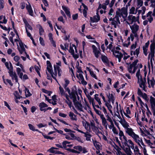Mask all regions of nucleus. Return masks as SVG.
Instances as JSON below:
<instances>
[{"instance_id": "b1692460", "label": "nucleus", "mask_w": 155, "mask_h": 155, "mask_svg": "<svg viewBox=\"0 0 155 155\" xmlns=\"http://www.w3.org/2000/svg\"><path fill=\"white\" fill-rule=\"evenodd\" d=\"M10 76L12 77V80L14 79L15 81V82L17 83L18 82V79L16 74L13 72V71H12L10 72H8Z\"/></svg>"}, {"instance_id": "2eb2a0df", "label": "nucleus", "mask_w": 155, "mask_h": 155, "mask_svg": "<svg viewBox=\"0 0 155 155\" xmlns=\"http://www.w3.org/2000/svg\"><path fill=\"white\" fill-rule=\"evenodd\" d=\"M150 52L148 56V58L149 59H150L151 62H152V59L154 54V49H155V43L153 42L151 43L150 46Z\"/></svg>"}, {"instance_id": "473e14b6", "label": "nucleus", "mask_w": 155, "mask_h": 155, "mask_svg": "<svg viewBox=\"0 0 155 155\" xmlns=\"http://www.w3.org/2000/svg\"><path fill=\"white\" fill-rule=\"evenodd\" d=\"M5 64L7 68L9 70L8 72H10L12 71H13V66L11 62H9V63L7 62H6L5 63Z\"/></svg>"}, {"instance_id": "bf43d9fd", "label": "nucleus", "mask_w": 155, "mask_h": 155, "mask_svg": "<svg viewBox=\"0 0 155 155\" xmlns=\"http://www.w3.org/2000/svg\"><path fill=\"white\" fill-rule=\"evenodd\" d=\"M118 11H117L116 12V16H117L120 17L121 15H122V13H120V12L121 11V10L120 9V8H117Z\"/></svg>"}, {"instance_id": "603ef678", "label": "nucleus", "mask_w": 155, "mask_h": 155, "mask_svg": "<svg viewBox=\"0 0 155 155\" xmlns=\"http://www.w3.org/2000/svg\"><path fill=\"white\" fill-rule=\"evenodd\" d=\"M25 93L26 97H28L31 95V94L29 92V90L27 89L26 88H25Z\"/></svg>"}, {"instance_id": "6e6d98bb", "label": "nucleus", "mask_w": 155, "mask_h": 155, "mask_svg": "<svg viewBox=\"0 0 155 155\" xmlns=\"http://www.w3.org/2000/svg\"><path fill=\"white\" fill-rule=\"evenodd\" d=\"M141 97H142L147 102H148L149 99L147 95L146 94L144 93Z\"/></svg>"}, {"instance_id": "37998d69", "label": "nucleus", "mask_w": 155, "mask_h": 155, "mask_svg": "<svg viewBox=\"0 0 155 155\" xmlns=\"http://www.w3.org/2000/svg\"><path fill=\"white\" fill-rule=\"evenodd\" d=\"M22 71L21 69L19 68H16V71L17 74L19 76V78L21 79H22V77L23 75V74L22 72H21Z\"/></svg>"}, {"instance_id": "6ab92c4d", "label": "nucleus", "mask_w": 155, "mask_h": 155, "mask_svg": "<svg viewBox=\"0 0 155 155\" xmlns=\"http://www.w3.org/2000/svg\"><path fill=\"white\" fill-rule=\"evenodd\" d=\"M61 66V62L60 61H58V62H56L55 64L54 65V75L56 76V77L57 76V70H58L61 69L60 67Z\"/></svg>"}, {"instance_id": "338daca9", "label": "nucleus", "mask_w": 155, "mask_h": 155, "mask_svg": "<svg viewBox=\"0 0 155 155\" xmlns=\"http://www.w3.org/2000/svg\"><path fill=\"white\" fill-rule=\"evenodd\" d=\"M83 73H79V74H77V77L78 78L79 80H80L81 79H82L84 78V77L83 76V75H82V74Z\"/></svg>"}, {"instance_id": "6e6552de", "label": "nucleus", "mask_w": 155, "mask_h": 155, "mask_svg": "<svg viewBox=\"0 0 155 155\" xmlns=\"http://www.w3.org/2000/svg\"><path fill=\"white\" fill-rule=\"evenodd\" d=\"M137 45V41L134 44H133L130 47V54L131 55H134L136 58L137 57L140 53V47L137 48L135 51V49Z\"/></svg>"}, {"instance_id": "09e8293b", "label": "nucleus", "mask_w": 155, "mask_h": 155, "mask_svg": "<svg viewBox=\"0 0 155 155\" xmlns=\"http://www.w3.org/2000/svg\"><path fill=\"white\" fill-rule=\"evenodd\" d=\"M140 132L141 134V135L143 136H145L146 135V133L147 134L148 132H147L146 131L144 130L143 129H142L141 128H140Z\"/></svg>"}, {"instance_id": "4be33fe9", "label": "nucleus", "mask_w": 155, "mask_h": 155, "mask_svg": "<svg viewBox=\"0 0 155 155\" xmlns=\"http://www.w3.org/2000/svg\"><path fill=\"white\" fill-rule=\"evenodd\" d=\"M137 69L135 66H133L131 65L128 66L127 70L128 72L131 74L134 73L136 70Z\"/></svg>"}, {"instance_id": "ea45409f", "label": "nucleus", "mask_w": 155, "mask_h": 155, "mask_svg": "<svg viewBox=\"0 0 155 155\" xmlns=\"http://www.w3.org/2000/svg\"><path fill=\"white\" fill-rule=\"evenodd\" d=\"M107 96L108 98L109 101H111L112 103H114V98L112 94H107Z\"/></svg>"}, {"instance_id": "412c9836", "label": "nucleus", "mask_w": 155, "mask_h": 155, "mask_svg": "<svg viewBox=\"0 0 155 155\" xmlns=\"http://www.w3.org/2000/svg\"><path fill=\"white\" fill-rule=\"evenodd\" d=\"M82 124L84 128L87 130H91V124L86 120L82 121Z\"/></svg>"}, {"instance_id": "423d86ee", "label": "nucleus", "mask_w": 155, "mask_h": 155, "mask_svg": "<svg viewBox=\"0 0 155 155\" xmlns=\"http://www.w3.org/2000/svg\"><path fill=\"white\" fill-rule=\"evenodd\" d=\"M28 4L25 3L24 2H22L20 3V7L22 9H23L25 7V5H26V8L27 10L29 15L33 16L34 15L33 12L32 10L31 6L30 3L28 2Z\"/></svg>"}, {"instance_id": "f257e3e1", "label": "nucleus", "mask_w": 155, "mask_h": 155, "mask_svg": "<svg viewBox=\"0 0 155 155\" xmlns=\"http://www.w3.org/2000/svg\"><path fill=\"white\" fill-rule=\"evenodd\" d=\"M127 146L125 147L126 149H125L124 147H122V149L127 155H132L133 153L131 151L130 148L134 151V153L139 152V150L137 145L134 146V144L130 139H129L127 143Z\"/></svg>"}, {"instance_id": "680f3d73", "label": "nucleus", "mask_w": 155, "mask_h": 155, "mask_svg": "<svg viewBox=\"0 0 155 155\" xmlns=\"http://www.w3.org/2000/svg\"><path fill=\"white\" fill-rule=\"evenodd\" d=\"M104 121H103V120H102V124L106 128V129H107V121H106V118L104 120Z\"/></svg>"}, {"instance_id": "39448f33", "label": "nucleus", "mask_w": 155, "mask_h": 155, "mask_svg": "<svg viewBox=\"0 0 155 155\" xmlns=\"http://www.w3.org/2000/svg\"><path fill=\"white\" fill-rule=\"evenodd\" d=\"M120 50L119 47L117 46L111 50V51L113 52L115 57L118 59L119 62H121V59L123 56V53L122 54L121 52L120 51Z\"/></svg>"}, {"instance_id": "f03ea898", "label": "nucleus", "mask_w": 155, "mask_h": 155, "mask_svg": "<svg viewBox=\"0 0 155 155\" xmlns=\"http://www.w3.org/2000/svg\"><path fill=\"white\" fill-rule=\"evenodd\" d=\"M130 137H131L134 141L142 149L145 147H146L143 142L142 138L141 137L135 133L134 132L133 130L128 134Z\"/></svg>"}, {"instance_id": "c85d7f7f", "label": "nucleus", "mask_w": 155, "mask_h": 155, "mask_svg": "<svg viewBox=\"0 0 155 155\" xmlns=\"http://www.w3.org/2000/svg\"><path fill=\"white\" fill-rule=\"evenodd\" d=\"M62 7L67 16L69 18H71V15L69 9L68 7L64 6H62Z\"/></svg>"}, {"instance_id": "de8ad7c7", "label": "nucleus", "mask_w": 155, "mask_h": 155, "mask_svg": "<svg viewBox=\"0 0 155 155\" xmlns=\"http://www.w3.org/2000/svg\"><path fill=\"white\" fill-rule=\"evenodd\" d=\"M28 126L30 130L34 131H37L41 133V132L38 129H35V127L32 124H28Z\"/></svg>"}, {"instance_id": "9b49d317", "label": "nucleus", "mask_w": 155, "mask_h": 155, "mask_svg": "<svg viewBox=\"0 0 155 155\" xmlns=\"http://www.w3.org/2000/svg\"><path fill=\"white\" fill-rule=\"evenodd\" d=\"M123 52L124 57L121 62L123 63H125L127 64H130L131 62V61L133 60L134 57H132L129 58L130 56L124 51L123 50Z\"/></svg>"}, {"instance_id": "4468645a", "label": "nucleus", "mask_w": 155, "mask_h": 155, "mask_svg": "<svg viewBox=\"0 0 155 155\" xmlns=\"http://www.w3.org/2000/svg\"><path fill=\"white\" fill-rule=\"evenodd\" d=\"M47 69L49 73L51 75V77L57 82L56 78V76L54 75V72L53 70V68L51 64L49 61H47Z\"/></svg>"}, {"instance_id": "5701e85b", "label": "nucleus", "mask_w": 155, "mask_h": 155, "mask_svg": "<svg viewBox=\"0 0 155 155\" xmlns=\"http://www.w3.org/2000/svg\"><path fill=\"white\" fill-rule=\"evenodd\" d=\"M130 28L132 30V33H135L139 30V26L136 24L134 23L133 25L131 26L130 25Z\"/></svg>"}, {"instance_id": "f8f14e48", "label": "nucleus", "mask_w": 155, "mask_h": 155, "mask_svg": "<svg viewBox=\"0 0 155 155\" xmlns=\"http://www.w3.org/2000/svg\"><path fill=\"white\" fill-rule=\"evenodd\" d=\"M91 129L96 134L99 136L100 134H102V132L99 130L100 128L95 125L94 122L93 120L91 121Z\"/></svg>"}, {"instance_id": "aec40b11", "label": "nucleus", "mask_w": 155, "mask_h": 155, "mask_svg": "<svg viewBox=\"0 0 155 155\" xmlns=\"http://www.w3.org/2000/svg\"><path fill=\"white\" fill-rule=\"evenodd\" d=\"M59 94L61 95V97L64 99V98H68V97L69 96L65 92L63 88L61 86L59 87Z\"/></svg>"}, {"instance_id": "a19ab883", "label": "nucleus", "mask_w": 155, "mask_h": 155, "mask_svg": "<svg viewBox=\"0 0 155 155\" xmlns=\"http://www.w3.org/2000/svg\"><path fill=\"white\" fill-rule=\"evenodd\" d=\"M70 142H68L67 141H65L63 142L62 143L63 147L66 148L67 147H71L72 146V144H69Z\"/></svg>"}, {"instance_id": "f704fd0d", "label": "nucleus", "mask_w": 155, "mask_h": 155, "mask_svg": "<svg viewBox=\"0 0 155 155\" xmlns=\"http://www.w3.org/2000/svg\"><path fill=\"white\" fill-rule=\"evenodd\" d=\"M94 110L95 111L96 113L100 116V117L102 120H103V121H104V120L105 118L104 117V115L101 114V112L98 110L96 109V108H94Z\"/></svg>"}, {"instance_id": "c9c22d12", "label": "nucleus", "mask_w": 155, "mask_h": 155, "mask_svg": "<svg viewBox=\"0 0 155 155\" xmlns=\"http://www.w3.org/2000/svg\"><path fill=\"white\" fill-rule=\"evenodd\" d=\"M84 134V136L86 137V140L87 141H90L91 138V135L87 131L86 132H83L82 133Z\"/></svg>"}, {"instance_id": "2f4dec72", "label": "nucleus", "mask_w": 155, "mask_h": 155, "mask_svg": "<svg viewBox=\"0 0 155 155\" xmlns=\"http://www.w3.org/2000/svg\"><path fill=\"white\" fill-rule=\"evenodd\" d=\"M123 42V46L126 47H128L130 44V39H121Z\"/></svg>"}, {"instance_id": "864d4df0", "label": "nucleus", "mask_w": 155, "mask_h": 155, "mask_svg": "<svg viewBox=\"0 0 155 155\" xmlns=\"http://www.w3.org/2000/svg\"><path fill=\"white\" fill-rule=\"evenodd\" d=\"M74 148L75 149L78 150V153H79L80 152L82 151V147L81 146H74Z\"/></svg>"}, {"instance_id": "9d476101", "label": "nucleus", "mask_w": 155, "mask_h": 155, "mask_svg": "<svg viewBox=\"0 0 155 155\" xmlns=\"http://www.w3.org/2000/svg\"><path fill=\"white\" fill-rule=\"evenodd\" d=\"M119 135L120 136L119 138L123 144V147H124L125 149H126L125 147L127 146V143L129 139H127V137L124 135L123 132L121 130H120Z\"/></svg>"}, {"instance_id": "774afa93", "label": "nucleus", "mask_w": 155, "mask_h": 155, "mask_svg": "<svg viewBox=\"0 0 155 155\" xmlns=\"http://www.w3.org/2000/svg\"><path fill=\"white\" fill-rule=\"evenodd\" d=\"M106 106L107 107L109 110L110 111V113H112V111L111 110V109L112 108V106H111V105L108 104V103H107L106 104Z\"/></svg>"}, {"instance_id": "72a5a7b5", "label": "nucleus", "mask_w": 155, "mask_h": 155, "mask_svg": "<svg viewBox=\"0 0 155 155\" xmlns=\"http://www.w3.org/2000/svg\"><path fill=\"white\" fill-rule=\"evenodd\" d=\"M93 143L94 145L97 149H99V150H101L102 149V145L101 143L97 142L96 140L94 141Z\"/></svg>"}, {"instance_id": "ddd939ff", "label": "nucleus", "mask_w": 155, "mask_h": 155, "mask_svg": "<svg viewBox=\"0 0 155 155\" xmlns=\"http://www.w3.org/2000/svg\"><path fill=\"white\" fill-rule=\"evenodd\" d=\"M145 77L143 78H142L138 80V82L139 84L140 87L142 88L143 90L144 91H146V81L145 77L146 73H145Z\"/></svg>"}, {"instance_id": "cd10ccee", "label": "nucleus", "mask_w": 155, "mask_h": 155, "mask_svg": "<svg viewBox=\"0 0 155 155\" xmlns=\"http://www.w3.org/2000/svg\"><path fill=\"white\" fill-rule=\"evenodd\" d=\"M66 100L64 99V100L65 101V102L68 104L69 107L71 108L72 107V109L75 110V108L73 106L72 102L70 100L69 96L68 97V98H66Z\"/></svg>"}, {"instance_id": "dca6fc26", "label": "nucleus", "mask_w": 155, "mask_h": 155, "mask_svg": "<svg viewBox=\"0 0 155 155\" xmlns=\"http://www.w3.org/2000/svg\"><path fill=\"white\" fill-rule=\"evenodd\" d=\"M73 100L74 104L75 107L79 110L82 111V106L81 104L78 101V98L77 96L72 99ZM79 99L78 100H79Z\"/></svg>"}, {"instance_id": "58836bf2", "label": "nucleus", "mask_w": 155, "mask_h": 155, "mask_svg": "<svg viewBox=\"0 0 155 155\" xmlns=\"http://www.w3.org/2000/svg\"><path fill=\"white\" fill-rule=\"evenodd\" d=\"M101 58L102 61L105 63L108 64L109 63V61L107 57L104 55H101Z\"/></svg>"}, {"instance_id": "a211bd4d", "label": "nucleus", "mask_w": 155, "mask_h": 155, "mask_svg": "<svg viewBox=\"0 0 155 155\" xmlns=\"http://www.w3.org/2000/svg\"><path fill=\"white\" fill-rule=\"evenodd\" d=\"M93 49V52L95 57L98 58L101 54L100 49H98L94 45H93L92 46Z\"/></svg>"}, {"instance_id": "13d9d810", "label": "nucleus", "mask_w": 155, "mask_h": 155, "mask_svg": "<svg viewBox=\"0 0 155 155\" xmlns=\"http://www.w3.org/2000/svg\"><path fill=\"white\" fill-rule=\"evenodd\" d=\"M140 70L139 69L136 74V76L137 77L138 80L142 78L140 74Z\"/></svg>"}, {"instance_id": "a878e982", "label": "nucleus", "mask_w": 155, "mask_h": 155, "mask_svg": "<svg viewBox=\"0 0 155 155\" xmlns=\"http://www.w3.org/2000/svg\"><path fill=\"white\" fill-rule=\"evenodd\" d=\"M100 19V17L99 15H95L93 17H90V20L91 22H97Z\"/></svg>"}, {"instance_id": "69168bd1", "label": "nucleus", "mask_w": 155, "mask_h": 155, "mask_svg": "<svg viewBox=\"0 0 155 155\" xmlns=\"http://www.w3.org/2000/svg\"><path fill=\"white\" fill-rule=\"evenodd\" d=\"M89 71L91 76L95 79H97V78L95 74L94 73V72L90 70L89 69Z\"/></svg>"}, {"instance_id": "8fccbe9b", "label": "nucleus", "mask_w": 155, "mask_h": 155, "mask_svg": "<svg viewBox=\"0 0 155 155\" xmlns=\"http://www.w3.org/2000/svg\"><path fill=\"white\" fill-rule=\"evenodd\" d=\"M98 94H95V97H94V99L97 101L98 103V104L100 105H101V104L102 103L100 101V99L98 97Z\"/></svg>"}, {"instance_id": "7ed1b4c3", "label": "nucleus", "mask_w": 155, "mask_h": 155, "mask_svg": "<svg viewBox=\"0 0 155 155\" xmlns=\"http://www.w3.org/2000/svg\"><path fill=\"white\" fill-rule=\"evenodd\" d=\"M135 117L136 118V120L138 124L140 125H142V123L140 122V119L143 123L145 124H149L152 122V120L150 118H148V119H147L143 111H142L141 113L140 112L137 113V114L136 113Z\"/></svg>"}, {"instance_id": "79ce46f5", "label": "nucleus", "mask_w": 155, "mask_h": 155, "mask_svg": "<svg viewBox=\"0 0 155 155\" xmlns=\"http://www.w3.org/2000/svg\"><path fill=\"white\" fill-rule=\"evenodd\" d=\"M37 27L39 29L40 35L41 36L44 34L45 31L42 26L40 25H38L37 26Z\"/></svg>"}, {"instance_id": "e433bc0d", "label": "nucleus", "mask_w": 155, "mask_h": 155, "mask_svg": "<svg viewBox=\"0 0 155 155\" xmlns=\"http://www.w3.org/2000/svg\"><path fill=\"white\" fill-rule=\"evenodd\" d=\"M69 116L71 120L75 121L77 120V119L76 117V115L74 114L73 112H69Z\"/></svg>"}, {"instance_id": "0e129e2a", "label": "nucleus", "mask_w": 155, "mask_h": 155, "mask_svg": "<svg viewBox=\"0 0 155 155\" xmlns=\"http://www.w3.org/2000/svg\"><path fill=\"white\" fill-rule=\"evenodd\" d=\"M78 126L76 124H74V129L75 130H77L78 132L81 133H83V131L78 129Z\"/></svg>"}, {"instance_id": "393cba45", "label": "nucleus", "mask_w": 155, "mask_h": 155, "mask_svg": "<svg viewBox=\"0 0 155 155\" xmlns=\"http://www.w3.org/2000/svg\"><path fill=\"white\" fill-rule=\"evenodd\" d=\"M13 94L15 97V101L16 103H18L19 102L18 99H19L21 98L22 97L21 96V95H20V94L17 91H15Z\"/></svg>"}, {"instance_id": "0eeeda50", "label": "nucleus", "mask_w": 155, "mask_h": 155, "mask_svg": "<svg viewBox=\"0 0 155 155\" xmlns=\"http://www.w3.org/2000/svg\"><path fill=\"white\" fill-rule=\"evenodd\" d=\"M120 122L124 128L126 133L127 134L133 130L130 127L129 124L124 119H122Z\"/></svg>"}, {"instance_id": "c756f323", "label": "nucleus", "mask_w": 155, "mask_h": 155, "mask_svg": "<svg viewBox=\"0 0 155 155\" xmlns=\"http://www.w3.org/2000/svg\"><path fill=\"white\" fill-rule=\"evenodd\" d=\"M39 106L40 107V110L41 111H45V108L48 107V105L44 102L40 103Z\"/></svg>"}, {"instance_id": "49530a36", "label": "nucleus", "mask_w": 155, "mask_h": 155, "mask_svg": "<svg viewBox=\"0 0 155 155\" xmlns=\"http://www.w3.org/2000/svg\"><path fill=\"white\" fill-rule=\"evenodd\" d=\"M11 23H12V28L14 29V31L15 32V33L16 35V38H18V39H20L18 33L17 31L15 28V23H14V22L13 21H11Z\"/></svg>"}, {"instance_id": "bb28decb", "label": "nucleus", "mask_w": 155, "mask_h": 155, "mask_svg": "<svg viewBox=\"0 0 155 155\" xmlns=\"http://www.w3.org/2000/svg\"><path fill=\"white\" fill-rule=\"evenodd\" d=\"M65 136V138L68 140H72L75 137L74 134L72 133H69L68 134H63Z\"/></svg>"}, {"instance_id": "052dcab7", "label": "nucleus", "mask_w": 155, "mask_h": 155, "mask_svg": "<svg viewBox=\"0 0 155 155\" xmlns=\"http://www.w3.org/2000/svg\"><path fill=\"white\" fill-rule=\"evenodd\" d=\"M124 113L127 117H129L128 114H130V111L129 110V107H127V108L126 110V113L124 112Z\"/></svg>"}, {"instance_id": "e2e57ef3", "label": "nucleus", "mask_w": 155, "mask_h": 155, "mask_svg": "<svg viewBox=\"0 0 155 155\" xmlns=\"http://www.w3.org/2000/svg\"><path fill=\"white\" fill-rule=\"evenodd\" d=\"M64 81L65 83L63 87L65 89H66V88L67 87L69 83V80L66 79H64Z\"/></svg>"}, {"instance_id": "4d7b16f0", "label": "nucleus", "mask_w": 155, "mask_h": 155, "mask_svg": "<svg viewBox=\"0 0 155 155\" xmlns=\"http://www.w3.org/2000/svg\"><path fill=\"white\" fill-rule=\"evenodd\" d=\"M137 18L135 16H133L132 18L131 19V22L130 23L128 22L127 21V23L128 25L132 24L133 22H136L137 21V20L136 19Z\"/></svg>"}, {"instance_id": "3c124183", "label": "nucleus", "mask_w": 155, "mask_h": 155, "mask_svg": "<svg viewBox=\"0 0 155 155\" xmlns=\"http://www.w3.org/2000/svg\"><path fill=\"white\" fill-rule=\"evenodd\" d=\"M123 13L125 15V17H127V8H125V7L122 8L121 9Z\"/></svg>"}, {"instance_id": "a18cd8bd", "label": "nucleus", "mask_w": 155, "mask_h": 155, "mask_svg": "<svg viewBox=\"0 0 155 155\" xmlns=\"http://www.w3.org/2000/svg\"><path fill=\"white\" fill-rule=\"evenodd\" d=\"M116 107L114 108V110L116 112V113H115V115L116 116H117V117H119L120 116V115L119 112L118 106L117 102L116 103Z\"/></svg>"}, {"instance_id": "1a4fd4ad", "label": "nucleus", "mask_w": 155, "mask_h": 155, "mask_svg": "<svg viewBox=\"0 0 155 155\" xmlns=\"http://www.w3.org/2000/svg\"><path fill=\"white\" fill-rule=\"evenodd\" d=\"M69 52L75 58H78V54L76 49V47L74 45L70 44Z\"/></svg>"}, {"instance_id": "4c0bfd02", "label": "nucleus", "mask_w": 155, "mask_h": 155, "mask_svg": "<svg viewBox=\"0 0 155 155\" xmlns=\"http://www.w3.org/2000/svg\"><path fill=\"white\" fill-rule=\"evenodd\" d=\"M147 83L148 84V87H150V85L152 87H153L155 84V81L153 79L151 80H149V79L147 78Z\"/></svg>"}, {"instance_id": "c03bdc74", "label": "nucleus", "mask_w": 155, "mask_h": 155, "mask_svg": "<svg viewBox=\"0 0 155 155\" xmlns=\"http://www.w3.org/2000/svg\"><path fill=\"white\" fill-rule=\"evenodd\" d=\"M150 101L152 108H155V99L152 97H151Z\"/></svg>"}, {"instance_id": "f3484780", "label": "nucleus", "mask_w": 155, "mask_h": 155, "mask_svg": "<svg viewBox=\"0 0 155 155\" xmlns=\"http://www.w3.org/2000/svg\"><path fill=\"white\" fill-rule=\"evenodd\" d=\"M68 92L69 94V95L71 99L75 97L76 96H77L78 100H79L80 99L78 95V94L77 91L74 90H72L71 92V91L67 87L66 89H65Z\"/></svg>"}, {"instance_id": "7c9ffc66", "label": "nucleus", "mask_w": 155, "mask_h": 155, "mask_svg": "<svg viewBox=\"0 0 155 155\" xmlns=\"http://www.w3.org/2000/svg\"><path fill=\"white\" fill-rule=\"evenodd\" d=\"M58 149L56 148L52 147L48 150V151L50 153H54L56 154H59L62 153L60 151L56 150Z\"/></svg>"}, {"instance_id": "20e7f679", "label": "nucleus", "mask_w": 155, "mask_h": 155, "mask_svg": "<svg viewBox=\"0 0 155 155\" xmlns=\"http://www.w3.org/2000/svg\"><path fill=\"white\" fill-rule=\"evenodd\" d=\"M15 42L16 43L18 46V49L20 54L23 55L25 54L26 57L28 59H30L29 56L28 54H27L25 51V49L24 47V46L25 45V47L27 48V47L26 45H25L21 41L19 40V39H15Z\"/></svg>"}, {"instance_id": "5fc2aeb1", "label": "nucleus", "mask_w": 155, "mask_h": 155, "mask_svg": "<svg viewBox=\"0 0 155 155\" xmlns=\"http://www.w3.org/2000/svg\"><path fill=\"white\" fill-rule=\"evenodd\" d=\"M139 8H137L136 9V12L135 13H134V11L135 10V8L134 7H132L130 10V14H136L137 13V11Z\"/></svg>"}]
</instances>
